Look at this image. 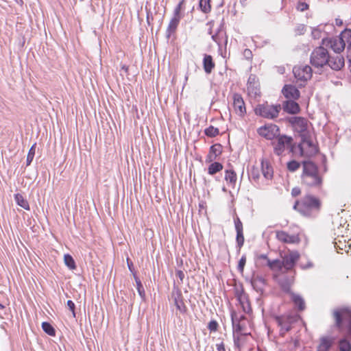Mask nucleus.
Wrapping results in <instances>:
<instances>
[{
  "instance_id": "1",
  "label": "nucleus",
  "mask_w": 351,
  "mask_h": 351,
  "mask_svg": "<svg viewBox=\"0 0 351 351\" xmlns=\"http://www.w3.org/2000/svg\"><path fill=\"white\" fill-rule=\"evenodd\" d=\"M324 47L322 45L312 51L310 56L312 66L320 73L326 66L334 71H340L345 65L344 58L339 54L330 56Z\"/></svg>"
},
{
  "instance_id": "2",
  "label": "nucleus",
  "mask_w": 351,
  "mask_h": 351,
  "mask_svg": "<svg viewBox=\"0 0 351 351\" xmlns=\"http://www.w3.org/2000/svg\"><path fill=\"white\" fill-rule=\"evenodd\" d=\"M319 148L314 144L308 134V158L310 156L317 154ZM308 186H319L322 184V178L319 174L317 166L315 162L308 159Z\"/></svg>"
},
{
  "instance_id": "3",
  "label": "nucleus",
  "mask_w": 351,
  "mask_h": 351,
  "mask_svg": "<svg viewBox=\"0 0 351 351\" xmlns=\"http://www.w3.org/2000/svg\"><path fill=\"white\" fill-rule=\"evenodd\" d=\"M271 144L274 153L278 156L282 155L287 149L291 152H295L293 138L287 135L278 134Z\"/></svg>"
},
{
  "instance_id": "4",
  "label": "nucleus",
  "mask_w": 351,
  "mask_h": 351,
  "mask_svg": "<svg viewBox=\"0 0 351 351\" xmlns=\"http://www.w3.org/2000/svg\"><path fill=\"white\" fill-rule=\"evenodd\" d=\"M280 110V105H269L266 102L257 105L254 108V112L262 117L273 119L278 116Z\"/></svg>"
},
{
  "instance_id": "5",
  "label": "nucleus",
  "mask_w": 351,
  "mask_h": 351,
  "mask_svg": "<svg viewBox=\"0 0 351 351\" xmlns=\"http://www.w3.org/2000/svg\"><path fill=\"white\" fill-rule=\"evenodd\" d=\"M345 30L338 36L332 38H323L322 45L331 49L334 52L340 53L343 51L347 43L346 39L344 38Z\"/></svg>"
},
{
  "instance_id": "6",
  "label": "nucleus",
  "mask_w": 351,
  "mask_h": 351,
  "mask_svg": "<svg viewBox=\"0 0 351 351\" xmlns=\"http://www.w3.org/2000/svg\"><path fill=\"white\" fill-rule=\"evenodd\" d=\"M232 110L234 113L240 118H243L247 114L245 103L241 95L235 93L232 95Z\"/></svg>"
},
{
  "instance_id": "7",
  "label": "nucleus",
  "mask_w": 351,
  "mask_h": 351,
  "mask_svg": "<svg viewBox=\"0 0 351 351\" xmlns=\"http://www.w3.org/2000/svg\"><path fill=\"white\" fill-rule=\"evenodd\" d=\"M294 131L302 137V141H306V132L307 130V121L303 117H294L289 120Z\"/></svg>"
},
{
  "instance_id": "8",
  "label": "nucleus",
  "mask_w": 351,
  "mask_h": 351,
  "mask_svg": "<svg viewBox=\"0 0 351 351\" xmlns=\"http://www.w3.org/2000/svg\"><path fill=\"white\" fill-rule=\"evenodd\" d=\"M247 93L251 98L256 99L261 95L260 84L256 75L251 74L247 82Z\"/></svg>"
},
{
  "instance_id": "9",
  "label": "nucleus",
  "mask_w": 351,
  "mask_h": 351,
  "mask_svg": "<svg viewBox=\"0 0 351 351\" xmlns=\"http://www.w3.org/2000/svg\"><path fill=\"white\" fill-rule=\"evenodd\" d=\"M176 306L177 310L182 314H184L187 311V307L184 304L182 293L179 289H173L169 299Z\"/></svg>"
},
{
  "instance_id": "10",
  "label": "nucleus",
  "mask_w": 351,
  "mask_h": 351,
  "mask_svg": "<svg viewBox=\"0 0 351 351\" xmlns=\"http://www.w3.org/2000/svg\"><path fill=\"white\" fill-rule=\"evenodd\" d=\"M280 129L275 124H267L260 127L257 132L258 134L268 140L274 139L279 134Z\"/></svg>"
},
{
  "instance_id": "11",
  "label": "nucleus",
  "mask_w": 351,
  "mask_h": 351,
  "mask_svg": "<svg viewBox=\"0 0 351 351\" xmlns=\"http://www.w3.org/2000/svg\"><path fill=\"white\" fill-rule=\"evenodd\" d=\"M298 317L297 315L291 314H285L280 316L276 317L275 319L279 326L281 327V330L287 332L291 329V325L297 322Z\"/></svg>"
},
{
  "instance_id": "12",
  "label": "nucleus",
  "mask_w": 351,
  "mask_h": 351,
  "mask_svg": "<svg viewBox=\"0 0 351 351\" xmlns=\"http://www.w3.org/2000/svg\"><path fill=\"white\" fill-rule=\"evenodd\" d=\"M306 66H295L293 69V72L296 79V83L299 86H304L306 84V75L307 71L306 70Z\"/></svg>"
},
{
  "instance_id": "13",
  "label": "nucleus",
  "mask_w": 351,
  "mask_h": 351,
  "mask_svg": "<svg viewBox=\"0 0 351 351\" xmlns=\"http://www.w3.org/2000/svg\"><path fill=\"white\" fill-rule=\"evenodd\" d=\"M321 208L320 200L314 196L308 195V217H315Z\"/></svg>"
},
{
  "instance_id": "14",
  "label": "nucleus",
  "mask_w": 351,
  "mask_h": 351,
  "mask_svg": "<svg viewBox=\"0 0 351 351\" xmlns=\"http://www.w3.org/2000/svg\"><path fill=\"white\" fill-rule=\"evenodd\" d=\"M276 236L278 241L285 243H295L299 242L298 236L289 234L285 231H276Z\"/></svg>"
},
{
  "instance_id": "15",
  "label": "nucleus",
  "mask_w": 351,
  "mask_h": 351,
  "mask_svg": "<svg viewBox=\"0 0 351 351\" xmlns=\"http://www.w3.org/2000/svg\"><path fill=\"white\" fill-rule=\"evenodd\" d=\"M263 258L267 259L268 267L276 274V275L287 272L283 266V263H282L280 260L271 261L268 259L266 256H263Z\"/></svg>"
},
{
  "instance_id": "16",
  "label": "nucleus",
  "mask_w": 351,
  "mask_h": 351,
  "mask_svg": "<svg viewBox=\"0 0 351 351\" xmlns=\"http://www.w3.org/2000/svg\"><path fill=\"white\" fill-rule=\"evenodd\" d=\"M222 153V146L219 143L215 144L210 147L208 154L206 158V162H212Z\"/></svg>"
},
{
  "instance_id": "17",
  "label": "nucleus",
  "mask_w": 351,
  "mask_h": 351,
  "mask_svg": "<svg viewBox=\"0 0 351 351\" xmlns=\"http://www.w3.org/2000/svg\"><path fill=\"white\" fill-rule=\"evenodd\" d=\"M284 96L289 99H297L300 96L298 90L292 85H285L282 90Z\"/></svg>"
},
{
  "instance_id": "18",
  "label": "nucleus",
  "mask_w": 351,
  "mask_h": 351,
  "mask_svg": "<svg viewBox=\"0 0 351 351\" xmlns=\"http://www.w3.org/2000/svg\"><path fill=\"white\" fill-rule=\"evenodd\" d=\"M261 163L263 176L266 179H271L273 178L274 171L270 162L266 158H262Z\"/></svg>"
},
{
  "instance_id": "19",
  "label": "nucleus",
  "mask_w": 351,
  "mask_h": 351,
  "mask_svg": "<svg viewBox=\"0 0 351 351\" xmlns=\"http://www.w3.org/2000/svg\"><path fill=\"white\" fill-rule=\"evenodd\" d=\"M298 256L293 254H290L289 255L285 256L282 260V263H283V266L286 270V271L292 269L294 265L295 262L297 261Z\"/></svg>"
},
{
  "instance_id": "20",
  "label": "nucleus",
  "mask_w": 351,
  "mask_h": 351,
  "mask_svg": "<svg viewBox=\"0 0 351 351\" xmlns=\"http://www.w3.org/2000/svg\"><path fill=\"white\" fill-rule=\"evenodd\" d=\"M283 109L289 114H297L300 112V107L298 103L293 99L285 101L283 104Z\"/></svg>"
},
{
  "instance_id": "21",
  "label": "nucleus",
  "mask_w": 351,
  "mask_h": 351,
  "mask_svg": "<svg viewBox=\"0 0 351 351\" xmlns=\"http://www.w3.org/2000/svg\"><path fill=\"white\" fill-rule=\"evenodd\" d=\"M326 24H319L317 26L313 27L311 30V36L313 39L317 40L323 37L326 34Z\"/></svg>"
},
{
  "instance_id": "22",
  "label": "nucleus",
  "mask_w": 351,
  "mask_h": 351,
  "mask_svg": "<svg viewBox=\"0 0 351 351\" xmlns=\"http://www.w3.org/2000/svg\"><path fill=\"white\" fill-rule=\"evenodd\" d=\"M238 300L245 313H250L252 312L251 305L245 293H241L239 294L238 295Z\"/></svg>"
},
{
  "instance_id": "23",
  "label": "nucleus",
  "mask_w": 351,
  "mask_h": 351,
  "mask_svg": "<svg viewBox=\"0 0 351 351\" xmlns=\"http://www.w3.org/2000/svg\"><path fill=\"white\" fill-rule=\"evenodd\" d=\"M203 66L204 71L208 74L210 73L215 68V64L210 55H204L203 60Z\"/></svg>"
},
{
  "instance_id": "24",
  "label": "nucleus",
  "mask_w": 351,
  "mask_h": 351,
  "mask_svg": "<svg viewBox=\"0 0 351 351\" xmlns=\"http://www.w3.org/2000/svg\"><path fill=\"white\" fill-rule=\"evenodd\" d=\"M333 343L332 338L324 337L320 339V343L317 346V351H328Z\"/></svg>"
},
{
  "instance_id": "25",
  "label": "nucleus",
  "mask_w": 351,
  "mask_h": 351,
  "mask_svg": "<svg viewBox=\"0 0 351 351\" xmlns=\"http://www.w3.org/2000/svg\"><path fill=\"white\" fill-rule=\"evenodd\" d=\"M232 322L234 320L232 319ZM234 333L237 335V337L234 336V343L239 347L240 346V339L243 335H247L248 333L243 332V327L240 323L234 324L233 322Z\"/></svg>"
},
{
  "instance_id": "26",
  "label": "nucleus",
  "mask_w": 351,
  "mask_h": 351,
  "mask_svg": "<svg viewBox=\"0 0 351 351\" xmlns=\"http://www.w3.org/2000/svg\"><path fill=\"white\" fill-rule=\"evenodd\" d=\"M181 19L178 18L172 17L169 21V23L167 28V36L169 38L171 35H173L178 28V26L180 23Z\"/></svg>"
},
{
  "instance_id": "27",
  "label": "nucleus",
  "mask_w": 351,
  "mask_h": 351,
  "mask_svg": "<svg viewBox=\"0 0 351 351\" xmlns=\"http://www.w3.org/2000/svg\"><path fill=\"white\" fill-rule=\"evenodd\" d=\"M225 180L229 186L234 187L237 180V176L235 171L232 169L226 170L225 171Z\"/></svg>"
},
{
  "instance_id": "28",
  "label": "nucleus",
  "mask_w": 351,
  "mask_h": 351,
  "mask_svg": "<svg viewBox=\"0 0 351 351\" xmlns=\"http://www.w3.org/2000/svg\"><path fill=\"white\" fill-rule=\"evenodd\" d=\"M14 199L16 204L26 210H29L30 207L27 200L20 193L14 195Z\"/></svg>"
},
{
  "instance_id": "29",
  "label": "nucleus",
  "mask_w": 351,
  "mask_h": 351,
  "mask_svg": "<svg viewBox=\"0 0 351 351\" xmlns=\"http://www.w3.org/2000/svg\"><path fill=\"white\" fill-rule=\"evenodd\" d=\"M184 3L185 0H182L179 2V3L174 9L173 17L178 18L180 19L182 18V11L184 10Z\"/></svg>"
},
{
  "instance_id": "30",
  "label": "nucleus",
  "mask_w": 351,
  "mask_h": 351,
  "mask_svg": "<svg viewBox=\"0 0 351 351\" xmlns=\"http://www.w3.org/2000/svg\"><path fill=\"white\" fill-rule=\"evenodd\" d=\"M223 169V165L220 162H212L208 168V173L210 175H214L217 173V172L221 171Z\"/></svg>"
},
{
  "instance_id": "31",
  "label": "nucleus",
  "mask_w": 351,
  "mask_h": 351,
  "mask_svg": "<svg viewBox=\"0 0 351 351\" xmlns=\"http://www.w3.org/2000/svg\"><path fill=\"white\" fill-rule=\"evenodd\" d=\"M292 300L298 310L303 311L305 308V302L304 300L298 295L293 294L292 295Z\"/></svg>"
},
{
  "instance_id": "32",
  "label": "nucleus",
  "mask_w": 351,
  "mask_h": 351,
  "mask_svg": "<svg viewBox=\"0 0 351 351\" xmlns=\"http://www.w3.org/2000/svg\"><path fill=\"white\" fill-rule=\"evenodd\" d=\"M64 264L71 270L76 269V264L73 258L69 254L64 256Z\"/></svg>"
},
{
  "instance_id": "33",
  "label": "nucleus",
  "mask_w": 351,
  "mask_h": 351,
  "mask_svg": "<svg viewBox=\"0 0 351 351\" xmlns=\"http://www.w3.org/2000/svg\"><path fill=\"white\" fill-rule=\"evenodd\" d=\"M199 8L204 13H209L211 11L210 0H199Z\"/></svg>"
},
{
  "instance_id": "34",
  "label": "nucleus",
  "mask_w": 351,
  "mask_h": 351,
  "mask_svg": "<svg viewBox=\"0 0 351 351\" xmlns=\"http://www.w3.org/2000/svg\"><path fill=\"white\" fill-rule=\"evenodd\" d=\"M294 208L302 215H306L307 212V204L304 201H297L294 205Z\"/></svg>"
},
{
  "instance_id": "35",
  "label": "nucleus",
  "mask_w": 351,
  "mask_h": 351,
  "mask_svg": "<svg viewBox=\"0 0 351 351\" xmlns=\"http://www.w3.org/2000/svg\"><path fill=\"white\" fill-rule=\"evenodd\" d=\"M204 134L208 137H215L219 134V130L213 125H210L208 128L204 130Z\"/></svg>"
},
{
  "instance_id": "36",
  "label": "nucleus",
  "mask_w": 351,
  "mask_h": 351,
  "mask_svg": "<svg viewBox=\"0 0 351 351\" xmlns=\"http://www.w3.org/2000/svg\"><path fill=\"white\" fill-rule=\"evenodd\" d=\"M42 328L47 335L52 337L56 335V330L54 328L49 322H43Z\"/></svg>"
},
{
  "instance_id": "37",
  "label": "nucleus",
  "mask_w": 351,
  "mask_h": 351,
  "mask_svg": "<svg viewBox=\"0 0 351 351\" xmlns=\"http://www.w3.org/2000/svg\"><path fill=\"white\" fill-rule=\"evenodd\" d=\"M36 144L34 143L31 147V148L29 149V150L28 152V154L27 156V160H26L27 166H29L34 159V157L35 155V152H36Z\"/></svg>"
},
{
  "instance_id": "38",
  "label": "nucleus",
  "mask_w": 351,
  "mask_h": 351,
  "mask_svg": "<svg viewBox=\"0 0 351 351\" xmlns=\"http://www.w3.org/2000/svg\"><path fill=\"white\" fill-rule=\"evenodd\" d=\"M340 351H351V343L346 339H342L339 341Z\"/></svg>"
},
{
  "instance_id": "39",
  "label": "nucleus",
  "mask_w": 351,
  "mask_h": 351,
  "mask_svg": "<svg viewBox=\"0 0 351 351\" xmlns=\"http://www.w3.org/2000/svg\"><path fill=\"white\" fill-rule=\"evenodd\" d=\"M344 38L347 40L348 44V51L351 56V29H346L345 33H344Z\"/></svg>"
},
{
  "instance_id": "40",
  "label": "nucleus",
  "mask_w": 351,
  "mask_h": 351,
  "mask_svg": "<svg viewBox=\"0 0 351 351\" xmlns=\"http://www.w3.org/2000/svg\"><path fill=\"white\" fill-rule=\"evenodd\" d=\"M234 226L237 232H243V223L238 216L234 218Z\"/></svg>"
},
{
  "instance_id": "41",
  "label": "nucleus",
  "mask_w": 351,
  "mask_h": 351,
  "mask_svg": "<svg viewBox=\"0 0 351 351\" xmlns=\"http://www.w3.org/2000/svg\"><path fill=\"white\" fill-rule=\"evenodd\" d=\"M300 167V163L297 161L292 160L287 164V168L291 171H294Z\"/></svg>"
},
{
  "instance_id": "42",
  "label": "nucleus",
  "mask_w": 351,
  "mask_h": 351,
  "mask_svg": "<svg viewBox=\"0 0 351 351\" xmlns=\"http://www.w3.org/2000/svg\"><path fill=\"white\" fill-rule=\"evenodd\" d=\"M237 242L239 247L243 246L244 243L243 231L237 232Z\"/></svg>"
},
{
  "instance_id": "43",
  "label": "nucleus",
  "mask_w": 351,
  "mask_h": 351,
  "mask_svg": "<svg viewBox=\"0 0 351 351\" xmlns=\"http://www.w3.org/2000/svg\"><path fill=\"white\" fill-rule=\"evenodd\" d=\"M219 324L217 321L212 320L208 323V328L210 332H216L218 329Z\"/></svg>"
},
{
  "instance_id": "44",
  "label": "nucleus",
  "mask_w": 351,
  "mask_h": 351,
  "mask_svg": "<svg viewBox=\"0 0 351 351\" xmlns=\"http://www.w3.org/2000/svg\"><path fill=\"white\" fill-rule=\"evenodd\" d=\"M250 176L254 180H258L260 177L258 167L253 166L250 170Z\"/></svg>"
},
{
  "instance_id": "45",
  "label": "nucleus",
  "mask_w": 351,
  "mask_h": 351,
  "mask_svg": "<svg viewBox=\"0 0 351 351\" xmlns=\"http://www.w3.org/2000/svg\"><path fill=\"white\" fill-rule=\"evenodd\" d=\"M295 9L298 12H304L307 10V3L305 2L298 1L295 5Z\"/></svg>"
},
{
  "instance_id": "46",
  "label": "nucleus",
  "mask_w": 351,
  "mask_h": 351,
  "mask_svg": "<svg viewBox=\"0 0 351 351\" xmlns=\"http://www.w3.org/2000/svg\"><path fill=\"white\" fill-rule=\"evenodd\" d=\"M245 263H246V257H245V256H242V257L239 260V262L238 264V270L240 272L242 273L243 271Z\"/></svg>"
},
{
  "instance_id": "47",
  "label": "nucleus",
  "mask_w": 351,
  "mask_h": 351,
  "mask_svg": "<svg viewBox=\"0 0 351 351\" xmlns=\"http://www.w3.org/2000/svg\"><path fill=\"white\" fill-rule=\"evenodd\" d=\"M306 32V27L304 25H299L295 29V33L296 35H303Z\"/></svg>"
},
{
  "instance_id": "48",
  "label": "nucleus",
  "mask_w": 351,
  "mask_h": 351,
  "mask_svg": "<svg viewBox=\"0 0 351 351\" xmlns=\"http://www.w3.org/2000/svg\"><path fill=\"white\" fill-rule=\"evenodd\" d=\"M136 285H137V289H138V293L139 295L142 297V298H144L145 297V292H144V289H143V285L140 281V280H138V278L136 279Z\"/></svg>"
},
{
  "instance_id": "49",
  "label": "nucleus",
  "mask_w": 351,
  "mask_h": 351,
  "mask_svg": "<svg viewBox=\"0 0 351 351\" xmlns=\"http://www.w3.org/2000/svg\"><path fill=\"white\" fill-rule=\"evenodd\" d=\"M67 306L69 307V310L72 312V314L73 317H75V304L72 300H68L66 302Z\"/></svg>"
},
{
  "instance_id": "50",
  "label": "nucleus",
  "mask_w": 351,
  "mask_h": 351,
  "mask_svg": "<svg viewBox=\"0 0 351 351\" xmlns=\"http://www.w3.org/2000/svg\"><path fill=\"white\" fill-rule=\"evenodd\" d=\"M243 56L247 59L251 60L252 58V51L249 49H245L243 51Z\"/></svg>"
},
{
  "instance_id": "51",
  "label": "nucleus",
  "mask_w": 351,
  "mask_h": 351,
  "mask_svg": "<svg viewBox=\"0 0 351 351\" xmlns=\"http://www.w3.org/2000/svg\"><path fill=\"white\" fill-rule=\"evenodd\" d=\"M176 276L180 280L181 282L183 281L184 278V274L182 270H177L176 272Z\"/></svg>"
},
{
  "instance_id": "52",
  "label": "nucleus",
  "mask_w": 351,
  "mask_h": 351,
  "mask_svg": "<svg viewBox=\"0 0 351 351\" xmlns=\"http://www.w3.org/2000/svg\"><path fill=\"white\" fill-rule=\"evenodd\" d=\"M301 193V191L299 188L295 187L292 189L291 194L293 196L296 197Z\"/></svg>"
},
{
  "instance_id": "53",
  "label": "nucleus",
  "mask_w": 351,
  "mask_h": 351,
  "mask_svg": "<svg viewBox=\"0 0 351 351\" xmlns=\"http://www.w3.org/2000/svg\"><path fill=\"white\" fill-rule=\"evenodd\" d=\"M5 306L3 305L2 304H0V317L4 318V315H5Z\"/></svg>"
},
{
  "instance_id": "54",
  "label": "nucleus",
  "mask_w": 351,
  "mask_h": 351,
  "mask_svg": "<svg viewBox=\"0 0 351 351\" xmlns=\"http://www.w3.org/2000/svg\"><path fill=\"white\" fill-rule=\"evenodd\" d=\"M217 351H226L225 345L223 342L217 343L216 345Z\"/></svg>"
},
{
  "instance_id": "55",
  "label": "nucleus",
  "mask_w": 351,
  "mask_h": 351,
  "mask_svg": "<svg viewBox=\"0 0 351 351\" xmlns=\"http://www.w3.org/2000/svg\"><path fill=\"white\" fill-rule=\"evenodd\" d=\"M320 160L322 161L323 164H324V171H326V165H325V162H326V157L324 156V155H318L317 156Z\"/></svg>"
},
{
  "instance_id": "56",
  "label": "nucleus",
  "mask_w": 351,
  "mask_h": 351,
  "mask_svg": "<svg viewBox=\"0 0 351 351\" xmlns=\"http://www.w3.org/2000/svg\"><path fill=\"white\" fill-rule=\"evenodd\" d=\"M303 167H304V172H306L307 171V162L303 161Z\"/></svg>"
},
{
  "instance_id": "57",
  "label": "nucleus",
  "mask_w": 351,
  "mask_h": 351,
  "mask_svg": "<svg viewBox=\"0 0 351 351\" xmlns=\"http://www.w3.org/2000/svg\"><path fill=\"white\" fill-rule=\"evenodd\" d=\"M298 148L300 149V154L301 155H303V149L302 147V145L299 144L298 146Z\"/></svg>"
},
{
  "instance_id": "58",
  "label": "nucleus",
  "mask_w": 351,
  "mask_h": 351,
  "mask_svg": "<svg viewBox=\"0 0 351 351\" xmlns=\"http://www.w3.org/2000/svg\"><path fill=\"white\" fill-rule=\"evenodd\" d=\"M122 69H124L125 71H128V66H127L123 65V66H122Z\"/></svg>"
},
{
  "instance_id": "59",
  "label": "nucleus",
  "mask_w": 351,
  "mask_h": 351,
  "mask_svg": "<svg viewBox=\"0 0 351 351\" xmlns=\"http://www.w3.org/2000/svg\"><path fill=\"white\" fill-rule=\"evenodd\" d=\"M308 74L311 73L312 69L309 66H308Z\"/></svg>"
},
{
  "instance_id": "60",
  "label": "nucleus",
  "mask_w": 351,
  "mask_h": 351,
  "mask_svg": "<svg viewBox=\"0 0 351 351\" xmlns=\"http://www.w3.org/2000/svg\"><path fill=\"white\" fill-rule=\"evenodd\" d=\"M128 264L129 269L131 270V266L132 265V263L130 264L129 262L128 261Z\"/></svg>"
},
{
  "instance_id": "61",
  "label": "nucleus",
  "mask_w": 351,
  "mask_h": 351,
  "mask_svg": "<svg viewBox=\"0 0 351 351\" xmlns=\"http://www.w3.org/2000/svg\"><path fill=\"white\" fill-rule=\"evenodd\" d=\"M308 268H310V267H312V265H311V263H309V262H308Z\"/></svg>"
}]
</instances>
